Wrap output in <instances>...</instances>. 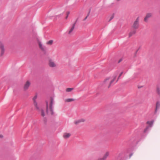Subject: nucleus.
<instances>
[{
  "instance_id": "obj_32",
  "label": "nucleus",
  "mask_w": 160,
  "mask_h": 160,
  "mask_svg": "<svg viewBox=\"0 0 160 160\" xmlns=\"http://www.w3.org/2000/svg\"><path fill=\"white\" fill-rule=\"evenodd\" d=\"M68 15H67L66 16V19H67L68 18Z\"/></svg>"
},
{
  "instance_id": "obj_11",
  "label": "nucleus",
  "mask_w": 160,
  "mask_h": 160,
  "mask_svg": "<svg viewBox=\"0 0 160 160\" xmlns=\"http://www.w3.org/2000/svg\"><path fill=\"white\" fill-rule=\"evenodd\" d=\"M160 107V102L159 101H158L157 102L156 105V107L155 109V113H156L157 112V110Z\"/></svg>"
},
{
  "instance_id": "obj_21",
  "label": "nucleus",
  "mask_w": 160,
  "mask_h": 160,
  "mask_svg": "<svg viewBox=\"0 0 160 160\" xmlns=\"http://www.w3.org/2000/svg\"><path fill=\"white\" fill-rule=\"evenodd\" d=\"M52 42H53V40H50L49 41H48L47 42V44L51 45L52 44Z\"/></svg>"
},
{
  "instance_id": "obj_29",
  "label": "nucleus",
  "mask_w": 160,
  "mask_h": 160,
  "mask_svg": "<svg viewBox=\"0 0 160 160\" xmlns=\"http://www.w3.org/2000/svg\"><path fill=\"white\" fill-rule=\"evenodd\" d=\"M3 137V136L2 135H0V138H2Z\"/></svg>"
},
{
  "instance_id": "obj_4",
  "label": "nucleus",
  "mask_w": 160,
  "mask_h": 160,
  "mask_svg": "<svg viewBox=\"0 0 160 160\" xmlns=\"http://www.w3.org/2000/svg\"><path fill=\"white\" fill-rule=\"evenodd\" d=\"M154 121L152 120L151 121H148L147 122V124H149V126H147L145 129L144 131V133H146L147 131H148L151 128L152 126Z\"/></svg>"
},
{
  "instance_id": "obj_25",
  "label": "nucleus",
  "mask_w": 160,
  "mask_h": 160,
  "mask_svg": "<svg viewBox=\"0 0 160 160\" xmlns=\"http://www.w3.org/2000/svg\"><path fill=\"white\" fill-rule=\"evenodd\" d=\"M114 17V14H113L110 18V19L109 20V21H111L112 19Z\"/></svg>"
},
{
  "instance_id": "obj_31",
  "label": "nucleus",
  "mask_w": 160,
  "mask_h": 160,
  "mask_svg": "<svg viewBox=\"0 0 160 160\" xmlns=\"http://www.w3.org/2000/svg\"><path fill=\"white\" fill-rule=\"evenodd\" d=\"M70 13V12H67V15L68 16L69 14Z\"/></svg>"
},
{
  "instance_id": "obj_12",
  "label": "nucleus",
  "mask_w": 160,
  "mask_h": 160,
  "mask_svg": "<svg viewBox=\"0 0 160 160\" xmlns=\"http://www.w3.org/2000/svg\"><path fill=\"white\" fill-rule=\"evenodd\" d=\"M152 16L151 13H148L144 18V20L145 22H147V19Z\"/></svg>"
},
{
  "instance_id": "obj_24",
  "label": "nucleus",
  "mask_w": 160,
  "mask_h": 160,
  "mask_svg": "<svg viewBox=\"0 0 160 160\" xmlns=\"http://www.w3.org/2000/svg\"><path fill=\"white\" fill-rule=\"evenodd\" d=\"M123 73V72H121V73H120V74H119V75L118 77V80L116 81L115 83L117 82L118 81V80L119 79L120 77L122 75V74Z\"/></svg>"
},
{
  "instance_id": "obj_26",
  "label": "nucleus",
  "mask_w": 160,
  "mask_h": 160,
  "mask_svg": "<svg viewBox=\"0 0 160 160\" xmlns=\"http://www.w3.org/2000/svg\"><path fill=\"white\" fill-rule=\"evenodd\" d=\"M90 11H91V10H90L89 11V13L88 14V15H87V16L85 17V18L83 20L85 21V20L89 16V13H90Z\"/></svg>"
},
{
  "instance_id": "obj_16",
  "label": "nucleus",
  "mask_w": 160,
  "mask_h": 160,
  "mask_svg": "<svg viewBox=\"0 0 160 160\" xmlns=\"http://www.w3.org/2000/svg\"><path fill=\"white\" fill-rule=\"evenodd\" d=\"M135 33L136 31L135 30H134L130 32L129 33V37H130L133 35L135 34Z\"/></svg>"
},
{
  "instance_id": "obj_23",
  "label": "nucleus",
  "mask_w": 160,
  "mask_h": 160,
  "mask_svg": "<svg viewBox=\"0 0 160 160\" xmlns=\"http://www.w3.org/2000/svg\"><path fill=\"white\" fill-rule=\"evenodd\" d=\"M39 47L40 48L43 50H44V48L42 46V45L41 44V43H40V42H39Z\"/></svg>"
},
{
  "instance_id": "obj_7",
  "label": "nucleus",
  "mask_w": 160,
  "mask_h": 160,
  "mask_svg": "<svg viewBox=\"0 0 160 160\" xmlns=\"http://www.w3.org/2000/svg\"><path fill=\"white\" fill-rule=\"evenodd\" d=\"M37 95H36L34 96V97L33 98V101H34V105L36 107V108L38 110H39V108L38 106L37 103V102H36V99L37 98Z\"/></svg>"
},
{
  "instance_id": "obj_1",
  "label": "nucleus",
  "mask_w": 160,
  "mask_h": 160,
  "mask_svg": "<svg viewBox=\"0 0 160 160\" xmlns=\"http://www.w3.org/2000/svg\"><path fill=\"white\" fill-rule=\"evenodd\" d=\"M139 142L137 137H134L131 138L128 142V143L131 147L136 145Z\"/></svg>"
},
{
  "instance_id": "obj_8",
  "label": "nucleus",
  "mask_w": 160,
  "mask_h": 160,
  "mask_svg": "<svg viewBox=\"0 0 160 160\" xmlns=\"http://www.w3.org/2000/svg\"><path fill=\"white\" fill-rule=\"evenodd\" d=\"M109 155V152H107L103 158H99L98 160H106L107 158Z\"/></svg>"
},
{
  "instance_id": "obj_10",
  "label": "nucleus",
  "mask_w": 160,
  "mask_h": 160,
  "mask_svg": "<svg viewBox=\"0 0 160 160\" xmlns=\"http://www.w3.org/2000/svg\"><path fill=\"white\" fill-rule=\"evenodd\" d=\"M30 82L28 81H27L25 84L24 87V89L25 90H26L28 89L29 87V86L30 85Z\"/></svg>"
},
{
  "instance_id": "obj_2",
  "label": "nucleus",
  "mask_w": 160,
  "mask_h": 160,
  "mask_svg": "<svg viewBox=\"0 0 160 160\" xmlns=\"http://www.w3.org/2000/svg\"><path fill=\"white\" fill-rule=\"evenodd\" d=\"M55 102L54 98L51 97L50 99V110L51 113V114L53 115L54 114V112L53 111L54 106L53 105L54 104Z\"/></svg>"
},
{
  "instance_id": "obj_6",
  "label": "nucleus",
  "mask_w": 160,
  "mask_h": 160,
  "mask_svg": "<svg viewBox=\"0 0 160 160\" xmlns=\"http://www.w3.org/2000/svg\"><path fill=\"white\" fill-rule=\"evenodd\" d=\"M0 48L1 49V56H2L4 52L5 49L4 48V46L3 44L2 43L0 42Z\"/></svg>"
},
{
  "instance_id": "obj_13",
  "label": "nucleus",
  "mask_w": 160,
  "mask_h": 160,
  "mask_svg": "<svg viewBox=\"0 0 160 160\" xmlns=\"http://www.w3.org/2000/svg\"><path fill=\"white\" fill-rule=\"evenodd\" d=\"M84 121H85L84 119H81L78 120L77 121H76L75 122V123L76 124H78L81 122H84Z\"/></svg>"
},
{
  "instance_id": "obj_14",
  "label": "nucleus",
  "mask_w": 160,
  "mask_h": 160,
  "mask_svg": "<svg viewBox=\"0 0 160 160\" xmlns=\"http://www.w3.org/2000/svg\"><path fill=\"white\" fill-rule=\"evenodd\" d=\"M49 65L50 67H53L55 66V63L53 62H52L51 60L49 61Z\"/></svg>"
},
{
  "instance_id": "obj_35",
  "label": "nucleus",
  "mask_w": 160,
  "mask_h": 160,
  "mask_svg": "<svg viewBox=\"0 0 160 160\" xmlns=\"http://www.w3.org/2000/svg\"><path fill=\"white\" fill-rule=\"evenodd\" d=\"M138 49L136 51V53H137V52H138Z\"/></svg>"
},
{
  "instance_id": "obj_9",
  "label": "nucleus",
  "mask_w": 160,
  "mask_h": 160,
  "mask_svg": "<svg viewBox=\"0 0 160 160\" xmlns=\"http://www.w3.org/2000/svg\"><path fill=\"white\" fill-rule=\"evenodd\" d=\"M77 20H76V21H75V22L73 24L72 28H71L70 30H69V31L68 32V34H70L73 31V30H74V29L75 28V25H76V24L77 23Z\"/></svg>"
},
{
  "instance_id": "obj_34",
  "label": "nucleus",
  "mask_w": 160,
  "mask_h": 160,
  "mask_svg": "<svg viewBox=\"0 0 160 160\" xmlns=\"http://www.w3.org/2000/svg\"><path fill=\"white\" fill-rule=\"evenodd\" d=\"M129 151H130V150H129H129H128V151H127V152H129Z\"/></svg>"
},
{
  "instance_id": "obj_15",
  "label": "nucleus",
  "mask_w": 160,
  "mask_h": 160,
  "mask_svg": "<svg viewBox=\"0 0 160 160\" xmlns=\"http://www.w3.org/2000/svg\"><path fill=\"white\" fill-rule=\"evenodd\" d=\"M46 113L47 114H48V113H49L48 102L47 101H46Z\"/></svg>"
},
{
  "instance_id": "obj_19",
  "label": "nucleus",
  "mask_w": 160,
  "mask_h": 160,
  "mask_svg": "<svg viewBox=\"0 0 160 160\" xmlns=\"http://www.w3.org/2000/svg\"><path fill=\"white\" fill-rule=\"evenodd\" d=\"M157 91L158 94L160 96V89L159 87L157 88Z\"/></svg>"
},
{
  "instance_id": "obj_18",
  "label": "nucleus",
  "mask_w": 160,
  "mask_h": 160,
  "mask_svg": "<svg viewBox=\"0 0 160 160\" xmlns=\"http://www.w3.org/2000/svg\"><path fill=\"white\" fill-rule=\"evenodd\" d=\"M74 99L73 98H68L65 100V102H71L73 101Z\"/></svg>"
},
{
  "instance_id": "obj_17",
  "label": "nucleus",
  "mask_w": 160,
  "mask_h": 160,
  "mask_svg": "<svg viewBox=\"0 0 160 160\" xmlns=\"http://www.w3.org/2000/svg\"><path fill=\"white\" fill-rule=\"evenodd\" d=\"M70 135L69 133H66L64 134L63 137L65 138H68L70 136Z\"/></svg>"
},
{
  "instance_id": "obj_20",
  "label": "nucleus",
  "mask_w": 160,
  "mask_h": 160,
  "mask_svg": "<svg viewBox=\"0 0 160 160\" xmlns=\"http://www.w3.org/2000/svg\"><path fill=\"white\" fill-rule=\"evenodd\" d=\"M73 89V88H67L66 89V91L67 92H70L72 91V90Z\"/></svg>"
},
{
  "instance_id": "obj_27",
  "label": "nucleus",
  "mask_w": 160,
  "mask_h": 160,
  "mask_svg": "<svg viewBox=\"0 0 160 160\" xmlns=\"http://www.w3.org/2000/svg\"><path fill=\"white\" fill-rule=\"evenodd\" d=\"M44 122L46 124L47 122V119L46 118H44Z\"/></svg>"
},
{
  "instance_id": "obj_5",
  "label": "nucleus",
  "mask_w": 160,
  "mask_h": 160,
  "mask_svg": "<svg viewBox=\"0 0 160 160\" xmlns=\"http://www.w3.org/2000/svg\"><path fill=\"white\" fill-rule=\"evenodd\" d=\"M139 18L138 17L134 22L132 26L133 28L134 29H137L139 27Z\"/></svg>"
},
{
  "instance_id": "obj_28",
  "label": "nucleus",
  "mask_w": 160,
  "mask_h": 160,
  "mask_svg": "<svg viewBox=\"0 0 160 160\" xmlns=\"http://www.w3.org/2000/svg\"><path fill=\"white\" fill-rule=\"evenodd\" d=\"M133 154V153H131L130 155H129V158H130L132 156V155Z\"/></svg>"
},
{
  "instance_id": "obj_30",
  "label": "nucleus",
  "mask_w": 160,
  "mask_h": 160,
  "mask_svg": "<svg viewBox=\"0 0 160 160\" xmlns=\"http://www.w3.org/2000/svg\"><path fill=\"white\" fill-rule=\"evenodd\" d=\"M122 60V59H120V60H119V61H118V63H120V62H121V61Z\"/></svg>"
},
{
  "instance_id": "obj_22",
  "label": "nucleus",
  "mask_w": 160,
  "mask_h": 160,
  "mask_svg": "<svg viewBox=\"0 0 160 160\" xmlns=\"http://www.w3.org/2000/svg\"><path fill=\"white\" fill-rule=\"evenodd\" d=\"M41 115L43 117H44L45 115L44 111L42 109L41 110Z\"/></svg>"
},
{
  "instance_id": "obj_33",
  "label": "nucleus",
  "mask_w": 160,
  "mask_h": 160,
  "mask_svg": "<svg viewBox=\"0 0 160 160\" xmlns=\"http://www.w3.org/2000/svg\"><path fill=\"white\" fill-rule=\"evenodd\" d=\"M120 157V156H119L118 157V159H117V160H119Z\"/></svg>"
},
{
  "instance_id": "obj_3",
  "label": "nucleus",
  "mask_w": 160,
  "mask_h": 160,
  "mask_svg": "<svg viewBox=\"0 0 160 160\" xmlns=\"http://www.w3.org/2000/svg\"><path fill=\"white\" fill-rule=\"evenodd\" d=\"M117 76V74H116L115 75H114L113 76V78L110 81H109V79H110V78H106L104 81V83H107V82H109V85H108V88H109L111 85L112 84V83L115 81V80Z\"/></svg>"
}]
</instances>
